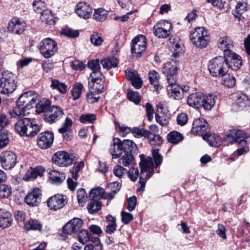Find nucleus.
Returning a JSON list of instances; mask_svg holds the SVG:
<instances>
[{
    "mask_svg": "<svg viewBox=\"0 0 250 250\" xmlns=\"http://www.w3.org/2000/svg\"><path fill=\"white\" fill-rule=\"evenodd\" d=\"M127 174L129 178L135 182L139 176V170L137 168L131 167L128 171Z\"/></svg>",
    "mask_w": 250,
    "mask_h": 250,
    "instance_id": "obj_64",
    "label": "nucleus"
},
{
    "mask_svg": "<svg viewBox=\"0 0 250 250\" xmlns=\"http://www.w3.org/2000/svg\"><path fill=\"white\" fill-rule=\"evenodd\" d=\"M236 79L234 76L229 74L224 81L223 84L228 87H232L235 85Z\"/></svg>",
    "mask_w": 250,
    "mask_h": 250,
    "instance_id": "obj_61",
    "label": "nucleus"
},
{
    "mask_svg": "<svg viewBox=\"0 0 250 250\" xmlns=\"http://www.w3.org/2000/svg\"><path fill=\"white\" fill-rule=\"evenodd\" d=\"M96 120V115L94 114H85L80 116L79 120L83 124L93 123Z\"/></svg>",
    "mask_w": 250,
    "mask_h": 250,
    "instance_id": "obj_46",
    "label": "nucleus"
},
{
    "mask_svg": "<svg viewBox=\"0 0 250 250\" xmlns=\"http://www.w3.org/2000/svg\"><path fill=\"white\" fill-rule=\"evenodd\" d=\"M15 131L21 136H35L41 128L35 119L22 118L19 119L15 125Z\"/></svg>",
    "mask_w": 250,
    "mask_h": 250,
    "instance_id": "obj_3",
    "label": "nucleus"
},
{
    "mask_svg": "<svg viewBox=\"0 0 250 250\" xmlns=\"http://www.w3.org/2000/svg\"><path fill=\"white\" fill-rule=\"evenodd\" d=\"M246 5L243 2L239 1L236 6L235 11L233 12V14L234 17H237L238 16H241L246 11Z\"/></svg>",
    "mask_w": 250,
    "mask_h": 250,
    "instance_id": "obj_56",
    "label": "nucleus"
},
{
    "mask_svg": "<svg viewBox=\"0 0 250 250\" xmlns=\"http://www.w3.org/2000/svg\"><path fill=\"white\" fill-rule=\"evenodd\" d=\"M72 124V120L69 118H66L65 122L62 124V127L59 129V132L62 134L66 133L69 130Z\"/></svg>",
    "mask_w": 250,
    "mask_h": 250,
    "instance_id": "obj_55",
    "label": "nucleus"
},
{
    "mask_svg": "<svg viewBox=\"0 0 250 250\" xmlns=\"http://www.w3.org/2000/svg\"><path fill=\"white\" fill-rule=\"evenodd\" d=\"M90 41L91 43L95 46H99L102 44L103 40L101 35L95 32L91 35Z\"/></svg>",
    "mask_w": 250,
    "mask_h": 250,
    "instance_id": "obj_53",
    "label": "nucleus"
},
{
    "mask_svg": "<svg viewBox=\"0 0 250 250\" xmlns=\"http://www.w3.org/2000/svg\"><path fill=\"white\" fill-rule=\"evenodd\" d=\"M184 139L183 135L179 132L173 131L167 135V141L173 144H177Z\"/></svg>",
    "mask_w": 250,
    "mask_h": 250,
    "instance_id": "obj_34",
    "label": "nucleus"
},
{
    "mask_svg": "<svg viewBox=\"0 0 250 250\" xmlns=\"http://www.w3.org/2000/svg\"><path fill=\"white\" fill-rule=\"evenodd\" d=\"M26 23L22 19L14 17L9 22L7 26L8 31L12 34L16 35L21 34L26 29Z\"/></svg>",
    "mask_w": 250,
    "mask_h": 250,
    "instance_id": "obj_16",
    "label": "nucleus"
},
{
    "mask_svg": "<svg viewBox=\"0 0 250 250\" xmlns=\"http://www.w3.org/2000/svg\"><path fill=\"white\" fill-rule=\"evenodd\" d=\"M66 197L61 194H56L49 198L47 201L48 207L51 210H57L63 208L67 202Z\"/></svg>",
    "mask_w": 250,
    "mask_h": 250,
    "instance_id": "obj_18",
    "label": "nucleus"
},
{
    "mask_svg": "<svg viewBox=\"0 0 250 250\" xmlns=\"http://www.w3.org/2000/svg\"><path fill=\"white\" fill-rule=\"evenodd\" d=\"M49 179L55 184H60L65 179L64 174L56 170H51L49 172Z\"/></svg>",
    "mask_w": 250,
    "mask_h": 250,
    "instance_id": "obj_30",
    "label": "nucleus"
},
{
    "mask_svg": "<svg viewBox=\"0 0 250 250\" xmlns=\"http://www.w3.org/2000/svg\"><path fill=\"white\" fill-rule=\"evenodd\" d=\"M172 25L166 20L160 21L153 28L154 35L158 38L165 39L169 37Z\"/></svg>",
    "mask_w": 250,
    "mask_h": 250,
    "instance_id": "obj_11",
    "label": "nucleus"
},
{
    "mask_svg": "<svg viewBox=\"0 0 250 250\" xmlns=\"http://www.w3.org/2000/svg\"><path fill=\"white\" fill-rule=\"evenodd\" d=\"M146 138H148L151 145L159 146L163 143V139L159 135L152 133L150 131Z\"/></svg>",
    "mask_w": 250,
    "mask_h": 250,
    "instance_id": "obj_35",
    "label": "nucleus"
},
{
    "mask_svg": "<svg viewBox=\"0 0 250 250\" xmlns=\"http://www.w3.org/2000/svg\"><path fill=\"white\" fill-rule=\"evenodd\" d=\"M190 39L197 47L204 48L208 45L210 38L206 29L203 27H197L191 31Z\"/></svg>",
    "mask_w": 250,
    "mask_h": 250,
    "instance_id": "obj_7",
    "label": "nucleus"
},
{
    "mask_svg": "<svg viewBox=\"0 0 250 250\" xmlns=\"http://www.w3.org/2000/svg\"><path fill=\"white\" fill-rule=\"evenodd\" d=\"M204 140L207 141L209 145L214 147H218L222 144V139L221 137L215 134H208Z\"/></svg>",
    "mask_w": 250,
    "mask_h": 250,
    "instance_id": "obj_31",
    "label": "nucleus"
},
{
    "mask_svg": "<svg viewBox=\"0 0 250 250\" xmlns=\"http://www.w3.org/2000/svg\"><path fill=\"white\" fill-rule=\"evenodd\" d=\"M115 125L116 127L119 129V132L120 135L123 137L125 136L127 134L132 132V129L131 128L121 125L118 122H115Z\"/></svg>",
    "mask_w": 250,
    "mask_h": 250,
    "instance_id": "obj_59",
    "label": "nucleus"
},
{
    "mask_svg": "<svg viewBox=\"0 0 250 250\" xmlns=\"http://www.w3.org/2000/svg\"><path fill=\"white\" fill-rule=\"evenodd\" d=\"M227 58L219 56L210 60L208 64V69L210 74L214 77L224 76L229 70L228 62Z\"/></svg>",
    "mask_w": 250,
    "mask_h": 250,
    "instance_id": "obj_5",
    "label": "nucleus"
},
{
    "mask_svg": "<svg viewBox=\"0 0 250 250\" xmlns=\"http://www.w3.org/2000/svg\"><path fill=\"white\" fill-rule=\"evenodd\" d=\"M83 221L78 218H74L66 223L62 228V231L66 234L76 232L82 227Z\"/></svg>",
    "mask_w": 250,
    "mask_h": 250,
    "instance_id": "obj_20",
    "label": "nucleus"
},
{
    "mask_svg": "<svg viewBox=\"0 0 250 250\" xmlns=\"http://www.w3.org/2000/svg\"><path fill=\"white\" fill-rule=\"evenodd\" d=\"M13 222L12 214L5 208H0V228L5 229L10 227Z\"/></svg>",
    "mask_w": 250,
    "mask_h": 250,
    "instance_id": "obj_22",
    "label": "nucleus"
},
{
    "mask_svg": "<svg viewBox=\"0 0 250 250\" xmlns=\"http://www.w3.org/2000/svg\"><path fill=\"white\" fill-rule=\"evenodd\" d=\"M39 45L40 52L45 58H49L53 56L58 50L57 43L50 38L42 40Z\"/></svg>",
    "mask_w": 250,
    "mask_h": 250,
    "instance_id": "obj_8",
    "label": "nucleus"
},
{
    "mask_svg": "<svg viewBox=\"0 0 250 250\" xmlns=\"http://www.w3.org/2000/svg\"><path fill=\"white\" fill-rule=\"evenodd\" d=\"M127 98L136 104H139L141 101V97L138 92L128 91L127 94Z\"/></svg>",
    "mask_w": 250,
    "mask_h": 250,
    "instance_id": "obj_48",
    "label": "nucleus"
},
{
    "mask_svg": "<svg viewBox=\"0 0 250 250\" xmlns=\"http://www.w3.org/2000/svg\"><path fill=\"white\" fill-rule=\"evenodd\" d=\"M114 174L119 178H121L124 174L127 172L126 168H124L122 166L117 165H116L113 169Z\"/></svg>",
    "mask_w": 250,
    "mask_h": 250,
    "instance_id": "obj_63",
    "label": "nucleus"
},
{
    "mask_svg": "<svg viewBox=\"0 0 250 250\" xmlns=\"http://www.w3.org/2000/svg\"><path fill=\"white\" fill-rule=\"evenodd\" d=\"M107 15L108 11L104 8H100L95 9L93 18L97 21L102 22L106 20Z\"/></svg>",
    "mask_w": 250,
    "mask_h": 250,
    "instance_id": "obj_32",
    "label": "nucleus"
},
{
    "mask_svg": "<svg viewBox=\"0 0 250 250\" xmlns=\"http://www.w3.org/2000/svg\"><path fill=\"white\" fill-rule=\"evenodd\" d=\"M53 162L61 167H65L73 164L74 160L69 154L64 151L56 152L52 156Z\"/></svg>",
    "mask_w": 250,
    "mask_h": 250,
    "instance_id": "obj_15",
    "label": "nucleus"
},
{
    "mask_svg": "<svg viewBox=\"0 0 250 250\" xmlns=\"http://www.w3.org/2000/svg\"><path fill=\"white\" fill-rule=\"evenodd\" d=\"M148 133H149V130H147L143 128H140L139 127H134L133 128L132 131V133L133 135L137 138H140L142 137H146V136L148 135Z\"/></svg>",
    "mask_w": 250,
    "mask_h": 250,
    "instance_id": "obj_51",
    "label": "nucleus"
},
{
    "mask_svg": "<svg viewBox=\"0 0 250 250\" xmlns=\"http://www.w3.org/2000/svg\"><path fill=\"white\" fill-rule=\"evenodd\" d=\"M51 101L46 99H42L37 104H35L36 111L38 113H46L47 110L51 106Z\"/></svg>",
    "mask_w": 250,
    "mask_h": 250,
    "instance_id": "obj_29",
    "label": "nucleus"
},
{
    "mask_svg": "<svg viewBox=\"0 0 250 250\" xmlns=\"http://www.w3.org/2000/svg\"><path fill=\"white\" fill-rule=\"evenodd\" d=\"M138 152L136 144L132 140L125 139L122 141L119 138H114L111 144L109 153L113 159L120 157L124 153L121 160L124 166L128 167L135 160L134 155Z\"/></svg>",
    "mask_w": 250,
    "mask_h": 250,
    "instance_id": "obj_1",
    "label": "nucleus"
},
{
    "mask_svg": "<svg viewBox=\"0 0 250 250\" xmlns=\"http://www.w3.org/2000/svg\"><path fill=\"white\" fill-rule=\"evenodd\" d=\"M157 111L155 115L156 122L162 126L167 125L170 119L169 114L164 111L162 107L158 108Z\"/></svg>",
    "mask_w": 250,
    "mask_h": 250,
    "instance_id": "obj_24",
    "label": "nucleus"
},
{
    "mask_svg": "<svg viewBox=\"0 0 250 250\" xmlns=\"http://www.w3.org/2000/svg\"><path fill=\"white\" fill-rule=\"evenodd\" d=\"M146 48L143 47H140L139 45L137 43L131 42V52L132 54L137 58L141 56L142 52L145 51Z\"/></svg>",
    "mask_w": 250,
    "mask_h": 250,
    "instance_id": "obj_45",
    "label": "nucleus"
},
{
    "mask_svg": "<svg viewBox=\"0 0 250 250\" xmlns=\"http://www.w3.org/2000/svg\"><path fill=\"white\" fill-rule=\"evenodd\" d=\"M108 225L106 226V232L109 234L114 233L117 229L116 219L111 215H108L106 217Z\"/></svg>",
    "mask_w": 250,
    "mask_h": 250,
    "instance_id": "obj_33",
    "label": "nucleus"
},
{
    "mask_svg": "<svg viewBox=\"0 0 250 250\" xmlns=\"http://www.w3.org/2000/svg\"><path fill=\"white\" fill-rule=\"evenodd\" d=\"M159 75L158 72L155 70L150 71L148 73V79L151 84L153 85L156 90H158L160 87Z\"/></svg>",
    "mask_w": 250,
    "mask_h": 250,
    "instance_id": "obj_39",
    "label": "nucleus"
},
{
    "mask_svg": "<svg viewBox=\"0 0 250 250\" xmlns=\"http://www.w3.org/2000/svg\"><path fill=\"white\" fill-rule=\"evenodd\" d=\"M162 72L167 76L176 75L177 68L175 66L171 65V63L167 62L164 64L162 68Z\"/></svg>",
    "mask_w": 250,
    "mask_h": 250,
    "instance_id": "obj_40",
    "label": "nucleus"
},
{
    "mask_svg": "<svg viewBox=\"0 0 250 250\" xmlns=\"http://www.w3.org/2000/svg\"><path fill=\"white\" fill-rule=\"evenodd\" d=\"M88 67L93 71H100L101 66L99 59H96L89 61L88 63Z\"/></svg>",
    "mask_w": 250,
    "mask_h": 250,
    "instance_id": "obj_60",
    "label": "nucleus"
},
{
    "mask_svg": "<svg viewBox=\"0 0 250 250\" xmlns=\"http://www.w3.org/2000/svg\"><path fill=\"white\" fill-rule=\"evenodd\" d=\"M83 88V84L80 83H77L73 85L71 93L74 100H76L80 98Z\"/></svg>",
    "mask_w": 250,
    "mask_h": 250,
    "instance_id": "obj_38",
    "label": "nucleus"
},
{
    "mask_svg": "<svg viewBox=\"0 0 250 250\" xmlns=\"http://www.w3.org/2000/svg\"><path fill=\"white\" fill-rule=\"evenodd\" d=\"M224 55L227 58V62L229 64V69H230L233 71H237L241 68L242 61L240 56L229 49L224 50Z\"/></svg>",
    "mask_w": 250,
    "mask_h": 250,
    "instance_id": "obj_13",
    "label": "nucleus"
},
{
    "mask_svg": "<svg viewBox=\"0 0 250 250\" xmlns=\"http://www.w3.org/2000/svg\"><path fill=\"white\" fill-rule=\"evenodd\" d=\"M168 94L169 97L174 100H180L182 99L183 95L181 92V87L179 85H175L167 88Z\"/></svg>",
    "mask_w": 250,
    "mask_h": 250,
    "instance_id": "obj_27",
    "label": "nucleus"
},
{
    "mask_svg": "<svg viewBox=\"0 0 250 250\" xmlns=\"http://www.w3.org/2000/svg\"><path fill=\"white\" fill-rule=\"evenodd\" d=\"M63 109L57 105L51 106L44 114V121L49 124H53L59 120L63 115Z\"/></svg>",
    "mask_w": 250,
    "mask_h": 250,
    "instance_id": "obj_14",
    "label": "nucleus"
},
{
    "mask_svg": "<svg viewBox=\"0 0 250 250\" xmlns=\"http://www.w3.org/2000/svg\"><path fill=\"white\" fill-rule=\"evenodd\" d=\"M17 77L9 71L2 72L0 70V88L1 94H9L13 92L17 87Z\"/></svg>",
    "mask_w": 250,
    "mask_h": 250,
    "instance_id": "obj_6",
    "label": "nucleus"
},
{
    "mask_svg": "<svg viewBox=\"0 0 250 250\" xmlns=\"http://www.w3.org/2000/svg\"><path fill=\"white\" fill-rule=\"evenodd\" d=\"M132 43H137L140 47H143L146 48V38L144 35H140L135 37L131 41Z\"/></svg>",
    "mask_w": 250,
    "mask_h": 250,
    "instance_id": "obj_52",
    "label": "nucleus"
},
{
    "mask_svg": "<svg viewBox=\"0 0 250 250\" xmlns=\"http://www.w3.org/2000/svg\"><path fill=\"white\" fill-rule=\"evenodd\" d=\"M61 33L67 37L76 38L79 36V32L78 30H75L69 28H63Z\"/></svg>",
    "mask_w": 250,
    "mask_h": 250,
    "instance_id": "obj_49",
    "label": "nucleus"
},
{
    "mask_svg": "<svg viewBox=\"0 0 250 250\" xmlns=\"http://www.w3.org/2000/svg\"><path fill=\"white\" fill-rule=\"evenodd\" d=\"M42 193L39 188H36L30 191L25 197V202L29 206H37L41 202Z\"/></svg>",
    "mask_w": 250,
    "mask_h": 250,
    "instance_id": "obj_19",
    "label": "nucleus"
},
{
    "mask_svg": "<svg viewBox=\"0 0 250 250\" xmlns=\"http://www.w3.org/2000/svg\"><path fill=\"white\" fill-rule=\"evenodd\" d=\"M153 158L141 154V161L139 166L141 173L139 177V184L140 186L139 190L145 188L146 181L150 178L154 172V167H159L163 161V157L159 153V149H153L152 151Z\"/></svg>",
    "mask_w": 250,
    "mask_h": 250,
    "instance_id": "obj_2",
    "label": "nucleus"
},
{
    "mask_svg": "<svg viewBox=\"0 0 250 250\" xmlns=\"http://www.w3.org/2000/svg\"><path fill=\"white\" fill-rule=\"evenodd\" d=\"M230 42V41L227 37H224L219 39L218 44L220 48L222 49L227 48V49H229L230 46L231 45Z\"/></svg>",
    "mask_w": 250,
    "mask_h": 250,
    "instance_id": "obj_58",
    "label": "nucleus"
},
{
    "mask_svg": "<svg viewBox=\"0 0 250 250\" xmlns=\"http://www.w3.org/2000/svg\"><path fill=\"white\" fill-rule=\"evenodd\" d=\"M34 10L39 14H41L42 16L48 15V13L51 14V11L45 9V3L41 0H35L32 3Z\"/></svg>",
    "mask_w": 250,
    "mask_h": 250,
    "instance_id": "obj_26",
    "label": "nucleus"
},
{
    "mask_svg": "<svg viewBox=\"0 0 250 250\" xmlns=\"http://www.w3.org/2000/svg\"><path fill=\"white\" fill-rule=\"evenodd\" d=\"M9 143V137L7 131L0 129V148L6 146Z\"/></svg>",
    "mask_w": 250,
    "mask_h": 250,
    "instance_id": "obj_47",
    "label": "nucleus"
},
{
    "mask_svg": "<svg viewBox=\"0 0 250 250\" xmlns=\"http://www.w3.org/2000/svg\"><path fill=\"white\" fill-rule=\"evenodd\" d=\"M84 166V163L83 161H80L79 163H75L74 166L70 170V172L71 174V177L73 179L77 180L78 177V173L80 170Z\"/></svg>",
    "mask_w": 250,
    "mask_h": 250,
    "instance_id": "obj_43",
    "label": "nucleus"
},
{
    "mask_svg": "<svg viewBox=\"0 0 250 250\" xmlns=\"http://www.w3.org/2000/svg\"><path fill=\"white\" fill-rule=\"evenodd\" d=\"M54 134L51 131H46L40 133L37 138V145L41 149L50 148L54 141Z\"/></svg>",
    "mask_w": 250,
    "mask_h": 250,
    "instance_id": "obj_17",
    "label": "nucleus"
},
{
    "mask_svg": "<svg viewBox=\"0 0 250 250\" xmlns=\"http://www.w3.org/2000/svg\"><path fill=\"white\" fill-rule=\"evenodd\" d=\"M36 100L31 92H27L21 95L17 102V106L9 111L11 117L19 118L25 114L26 110L32 108L35 104Z\"/></svg>",
    "mask_w": 250,
    "mask_h": 250,
    "instance_id": "obj_4",
    "label": "nucleus"
},
{
    "mask_svg": "<svg viewBox=\"0 0 250 250\" xmlns=\"http://www.w3.org/2000/svg\"><path fill=\"white\" fill-rule=\"evenodd\" d=\"M248 137V136L245 131L234 128L227 131L226 140L230 144H242L243 146H245L247 145L246 138Z\"/></svg>",
    "mask_w": 250,
    "mask_h": 250,
    "instance_id": "obj_9",
    "label": "nucleus"
},
{
    "mask_svg": "<svg viewBox=\"0 0 250 250\" xmlns=\"http://www.w3.org/2000/svg\"><path fill=\"white\" fill-rule=\"evenodd\" d=\"M202 94L195 93L190 94L187 99V104L190 106L198 107L201 106Z\"/></svg>",
    "mask_w": 250,
    "mask_h": 250,
    "instance_id": "obj_25",
    "label": "nucleus"
},
{
    "mask_svg": "<svg viewBox=\"0 0 250 250\" xmlns=\"http://www.w3.org/2000/svg\"><path fill=\"white\" fill-rule=\"evenodd\" d=\"M17 163V156L12 150H4L0 153V164L5 170H11Z\"/></svg>",
    "mask_w": 250,
    "mask_h": 250,
    "instance_id": "obj_10",
    "label": "nucleus"
},
{
    "mask_svg": "<svg viewBox=\"0 0 250 250\" xmlns=\"http://www.w3.org/2000/svg\"><path fill=\"white\" fill-rule=\"evenodd\" d=\"M119 61L115 57H108L103 59L101 63L104 68L109 70L112 67H116L118 64Z\"/></svg>",
    "mask_w": 250,
    "mask_h": 250,
    "instance_id": "obj_28",
    "label": "nucleus"
},
{
    "mask_svg": "<svg viewBox=\"0 0 250 250\" xmlns=\"http://www.w3.org/2000/svg\"><path fill=\"white\" fill-rule=\"evenodd\" d=\"M216 96L213 94L203 95L202 94L201 106L207 111L210 110L214 106Z\"/></svg>",
    "mask_w": 250,
    "mask_h": 250,
    "instance_id": "obj_23",
    "label": "nucleus"
},
{
    "mask_svg": "<svg viewBox=\"0 0 250 250\" xmlns=\"http://www.w3.org/2000/svg\"><path fill=\"white\" fill-rule=\"evenodd\" d=\"M77 197L79 204L84 202L87 198L85 189L83 188L79 189L77 191Z\"/></svg>",
    "mask_w": 250,
    "mask_h": 250,
    "instance_id": "obj_62",
    "label": "nucleus"
},
{
    "mask_svg": "<svg viewBox=\"0 0 250 250\" xmlns=\"http://www.w3.org/2000/svg\"><path fill=\"white\" fill-rule=\"evenodd\" d=\"M44 171L43 168L42 167H37L32 169L31 172H29V178L30 179H35L38 176H41L42 173Z\"/></svg>",
    "mask_w": 250,
    "mask_h": 250,
    "instance_id": "obj_57",
    "label": "nucleus"
},
{
    "mask_svg": "<svg viewBox=\"0 0 250 250\" xmlns=\"http://www.w3.org/2000/svg\"><path fill=\"white\" fill-rule=\"evenodd\" d=\"M75 12L79 17L86 20L91 17L92 9L86 2H81L77 4Z\"/></svg>",
    "mask_w": 250,
    "mask_h": 250,
    "instance_id": "obj_21",
    "label": "nucleus"
},
{
    "mask_svg": "<svg viewBox=\"0 0 250 250\" xmlns=\"http://www.w3.org/2000/svg\"><path fill=\"white\" fill-rule=\"evenodd\" d=\"M102 202L100 201L91 200L88 204L87 208L90 214H93L101 210Z\"/></svg>",
    "mask_w": 250,
    "mask_h": 250,
    "instance_id": "obj_36",
    "label": "nucleus"
},
{
    "mask_svg": "<svg viewBox=\"0 0 250 250\" xmlns=\"http://www.w3.org/2000/svg\"><path fill=\"white\" fill-rule=\"evenodd\" d=\"M51 87L54 89H57L62 94H64L67 92V85L57 80H52Z\"/></svg>",
    "mask_w": 250,
    "mask_h": 250,
    "instance_id": "obj_37",
    "label": "nucleus"
},
{
    "mask_svg": "<svg viewBox=\"0 0 250 250\" xmlns=\"http://www.w3.org/2000/svg\"><path fill=\"white\" fill-rule=\"evenodd\" d=\"M25 228L28 230H41L42 225L38 220L31 219L25 224Z\"/></svg>",
    "mask_w": 250,
    "mask_h": 250,
    "instance_id": "obj_41",
    "label": "nucleus"
},
{
    "mask_svg": "<svg viewBox=\"0 0 250 250\" xmlns=\"http://www.w3.org/2000/svg\"><path fill=\"white\" fill-rule=\"evenodd\" d=\"M102 189L100 188L92 189L89 193V197L90 200L100 201L101 190Z\"/></svg>",
    "mask_w": 250,
    "mask_h": 250,
    "instance_id": "obj_54",
    "label": "nucleus"
},
{
    "mask_svg": "<svg viewBox=\"0 0 250 250\" xmlns=\"http://www.w3.org/2000/svg\"><path fill=\"white\" fill-rule=\"evenodd\" d=\"M99 94V93L95 91L88 92L86 94L87 102L89 104H94L98 102L100 98Z\"/></svg>",
    "mask_w": 250,
    "mask_h": 250,
    "instance_id": "obj_50",
    "label": "nucleus"
},
{
    "mask_svg": "<svg viewBox=\"0 0 250 250\" xmlns=\"http://www.w3.org/2000/svg\"><path fill=\"white\" fill-rule=\"evenodd\" d=\"M11 193L12 189L10 187L5 184L0 185V199L9 197Z\"/></svg>",
    "mask_w": 250,
    "mask_h": 250,
    "instance_id": "obj_44",
    "label": "nucleus"
},
{
    "mask_svg": "<svg viewBox=\"0 0 250 250\" xmlns=\"http://www.w3.org/2000/svg\"><path fill=\"white\" fill-rule=\"evenodd\" d=\"M191 131L197 135L201 136L205 139L207 135L210 133L208 123L203 118H197L193 122Z\"/></svg>",
    "mask_w": 250,
    "mask_h": 250,
    "instance_id": "obj_12",
    "label": "nucleus"
},
{
    "mask_svg": "<svg viewBox=\"0 0 250 250\" xmlns=\"http://www.w3.org/2000/svg\"><path fill=\"white\" fill-rule=\"evenodd\" d=\"M88 231L86 229H83L77 234L78 241L83 244H85L90 240V236Z\"/></svg>",
    "mask_w": 250,
    "mask_h": 250,
    "instance_id": "obj_42",
    "label": "nucleus"
}]
</instances>
